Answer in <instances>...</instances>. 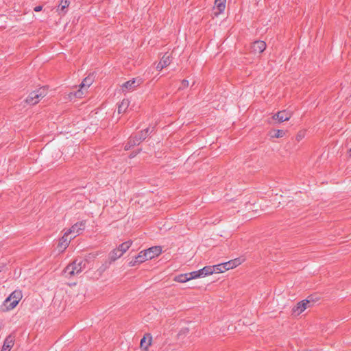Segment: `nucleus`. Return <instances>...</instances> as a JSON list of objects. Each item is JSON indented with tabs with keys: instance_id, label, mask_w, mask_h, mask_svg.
Wrapping results in <instances>:
<instances>
[{
	"instance_id": "f257e3e1",
	"label": "nucleus",
	"mask_w": 351,
	"mask_h": 351,
	"mask_svg": "<svg viewBox=\"0 0 351 351\" xmlns=\"http://www.w3.org/2000/svg\"><path fill=\"white\" fill-rule=\"evenodd\" d=\"M85 266L86 261L82 259H75L64 268V273L66 277H71L80 274L85 268Z\"/></svg>"
},
{
	"instance_id": "f03ea898",
	"label": "nucleus",
	"mask_w": 351,
	"mask_h": 351,
	"mask_svg": "<svg viewBox=\"0 0 351 351\" xmlns=\"http://www.w3.org/2000/svg\"><path fill=\"white\" fill-rule=\"evenodd\" d=\"M22 298V293L19 290L14 291L3 302L6 310L13 309Z\"/></svg>"
},
{
	"instance_id": "7ed1b4c3",
	"label": "nucleus",
	"mask_w": 351,
	"mask_h": 351,
	"mask_svg": "<svg viewBox=\"0 0 351 351\" xmlns=\"http://www.w3.org/2000/svg\"><path fill=\"white\" fill-rule=\"evenodd\" d=\"M47 95V90L45 87H40L38 89L31 92L25 99V102L29 105H35L38 104L40 98H43Z\"/></svg>"
},
{
	"instance_id": "20e7f679",
	"label": "nucleus",
	"mask_w": 351,
	"mask_h": 351,
	"mask_svg": "<svg viewBox=\"0 0 351 351\" xmlns=\"http://www.w3.org/2000/svg\"><path fill=\"white\" fill-rule=\"evenodd\" d=\"M154 128L150 131L149 128L141 131L138 134L132 135L130 137V143L132 145H139L141 142L144 141L147 136L151 134Z\"/></svg>"
},
{
	"instance_id": "39448f33",
	"label": "nucleus",
	"mask_w": 351,
	"mask_h": 351,
	"mask_svg": "<svg viewBox=\"0 0 351 351\" xmlns=\"http://www.w3.org/2000/svg\"><path fill=\"white\" fill-rule=\"evenodd\" d=\"M313 298L311 296H309L307 299L303 300L297 303L296 306L293 308V312L294 313H297L300 315L302 313L305 309L309 307V304L311 301H313Z\"/></svg>"
},
{
	"instance_id": "423d86ee",
	"label": "nucleus",
	"mask_w": 351,
	"mask_h": 351,
	"mask_svg": "<svg viewBox=\"0 0 351 351\" xmlns=\"http://www.w3.org/2000/svg\"><path fill=\"white\" fill-rule=\"evenodd\" d=\"M85 221H82L80 222H77L74 225H73L66 232L69 234H73V238H75L76 236L80 234L82 231L85 228Z\"/></svg>"
},
{
	"instance_id": "0eeeda50",
	"label": "nucleus",
	"mask_w": 351,
	"mask_h": 351,
	"mask_svg": "<svg viewBox=\"0 0 351 351\" xmlns=\"http://www.w3.org/2000/svg\"><path fill=\"white\" fill-rule=\"evenodd\" d=\"M142 83H143V80L141 78H140V77L133 78L132 80L125 82L122 85V88L123 90H124V89H125L127 90H132L136 87L140 86V84H141Z\"/></svg>"
},
{
	"instance_id": "6e6552de",
	"label": "nucleus",
	"mask_w": 351,
	"mask_h": 351,
	"mask_svg": "<svg viewBox=\"0 0 351 351\" xmlns=\"http://www.w3.org/2000/svg\"><path fill=\"white\" fill-rule=\"evenodd\" d=\"M147 260L149 259L148 258L147 255L145 254V250H143L141 251L136 256H135L134 260L129 262V266L134 267Z\"/></svg>"
},
{
	"instance_id": "1a4fd4ad",
	"label": "nucleus",
	"mask_w": 351,
	"mask_h": 351,
	"mask_svg": "<svg viewBox=\"0 0 351 351\" xmlns=\"http://www.w3.org/2000/svg\"><path fill=\"white\" fill-rule=\"evenodd\" d=\"M291 117V114L287 111L282 110L276 113L272 118L274 120H277L279 123H282L286 121H289Z\"/></svg>"
},
{
	"instance_id": "9d476101",
	"label": "nucleus",
	"mask_w": 351,
	"mask_h": 351,
	"mask_svg": "<svg viewBox=\"0 0 351 351\" xmlns=\"http://www.w3.org/2000/svg\"><path fill=\"white\" fill-rule=\"evenodd\" d=\"M162 252V248L160 246L151 247L147 250H145V254L147 255L149 260L154 258L156 256H159Z\"/></svg>"
},
{
	"instance_id": "9b49d317",
	"label": "nucleus",
	"mask_w": 351,
	"mask_h": 351,
	"mask_svg": "<svg viewBox=\"0 0 351 351\" xmlns=\"http://www.w3.org/2000/svg\"><path fill=\"white\" fill-rule=\"evenodd\" d=\"M252 50L255 53H261L266 49V43L262 40H256L252 45Z\"/></svg>"
},
{
	"instance_id": "f8f14e48",
	"label": "nucleus",
	"mask_w": 351,
	"mask_h": 351,
	"mask_svg": "<svg viewBox=\"0 0 351 351\" xmlns=\"http://www.w3.org/2000/svg\"><path fill=\"white\" fill-rule=\"evenodd\" d=\"M171 62V57L167 53L165 54L160 59L159 63L156 66V69L161 71L162 69L167 67Z\"/></svg>"
},
{
	"instance_id": "ddd939ff",
	"label": "nucleus",
	"mask_w": 351,
	"mask_h": 351,
	"mask_svg": "<svg viewBox=\"0 0 351 351\" xmlns=\"http://www.w3.org/2000/svg\"><path fill=\"white\" fill-rule=\"evenodd\" d=\"M69 234L66 232L64 234L63 237L60 239L58 247L61 250H65L69 245L71 239L68 238Z\"/></svg>"
},
{
	"instance_id": "4468645a",
	"label": "nucleus",
	"mask_w": 351,
	"mask_h": 351,
	"mask_svg": "<svg viewBox=\"0 0 351 351\" xmlns=\"http://www.w3.org/2000/svg\"><path fill=\"white\" fill-rule=\"evenodd\" d=\"M14 346V339L11 336L6 337L3 342L1 351H10L11 348Z\"/></svg>"
},
{
	"instance_id": "2eb2a0df",
	"label": "nucleus",
	"mask_w": 351,
	"mask_h": 351,
	"mask_svg": "<svg viewBox=\"0 0 351 351\" xmlns=\"http://www.w3.org/2000/svg\"><path fill=\"white\" fill-rule=\"evenodd\" d=\"M122 254L119 252L118 248L112 250L108 255L109 261L110 263H112V262H114L116 260H117L119 258L122 256Z\"/></svg>"
},
{
	"instance_id": "dca6fc26",
	"label": "nucleus",
	"mask_w": 351,
	"mask_h": 351,
	"mask_svg": "<svg viewBox=\"0 0 351 351\" xmlns=\"http://www.w3.org/2000/svg\"><path fill=\"white\" fill-rule=\"evenodd\" d=\"M130 106V101L128 99H123L118 106V113H123Z\"/></svg>"
},
{
	"instance_id": "f3484780",
	"label": "nucleus",
	"mask_w": 351,
	"mask_h": 351,
	"mask_svg": "<svg viewBox=\"0 0 351 351\" xmlns=\"http://www.w3.org/2000/svg\"><path fill=\"white\" fill-rule=\"evenodd\" d=\"M241 263L239 258H235L233 260H230L228 262L224 263L225 267H226L227 270H229L230 269H233L238 265H239Z\"/></svg>"
},
{
	"instance_id": "a211bd4d",
	"label": "nucleus",
	"mask_w": 351,
	"mask_h": 351,
	"mask_svg": "<svg viewBox=\"0 0 351 351\" xmlns=\"http://www.w3.org/2000/svg\"><path fill=\"white\" fill-rule=\"evenodd\" d=\"M93 75H89L83 80L80 86L81 88L84 87H89L93 84Z\"/></svg>"
},
{
	"instance_id": "6ab92c4d",
	"label": "nucleus",
	"mask_w": 351,
	"mask_h": 351,
	"mask_svg": "<svg viewBox=\"0 0 351 351\" xmlns=\"http://www.w3.org/2000/svg\"><path fill=\"white\" fill-rule=\"evenodd\" d=\"M132 244V241L129 240V241H127L120 244L117 248L119 250V252L122 254H123L130 247Z\"/></svg>"
},
{
	"instance_id": "aec40b11",
	"label": "nucleus",
	"mask_w": 351,
	"mask_h": 351,
	"mask_svg": "<svg viewBox=\"0 0 351 351\" xmlns=\"http://www.w3.org/2000/svg\"><path fill=\"white\" fill-rule=\"evenodd\" d=\"M214 270L215 269L213 266H206L202 269H199L200 275H202V277H204L208 275H211L214 274Z\"/></svg>"
},
{
	"instance_id": "412c9836",
	"label": "nucleus",
	"mask_w": 351,
	"mask_h": 351,
	"mask_svg": "<svg viewBox=\"0 0 351 351\" xmlns=\"http://www.w3.org/2000/svg\"><path fill=\"white\" fill-rule=\"evenodd\" d=\"M226 0H215V6L219 10V13H221L224 11L226 8Z\"/></svg>"
},
{
	"instance_id": "4be33fe9",
	"label": "nucleus",
	"mask_w": 351,
	"mask_h": 351,
	"mask_svg": "<svg viewBox=\"0 0 351 351\" xmlns=\"http://www.w3.org/2000/svg\"><path fill=\"white\" fill-rule=\"evenodd\" d=\"M69 4H70V0H61L60 3H59V5H58V10L65 13L66 12L65 9L69 6Z\"/></svg>"
},
{
	"instance_id": "5701e85b",
	"label": "nucleus",
	"mask_w": 351,
	"mask_h": 351,
	"mask_svg": "<svg viewBox=\"0 0 351 351\" xmlns=\"http://www.w3.org/2000/svg\"><path fill=\"white\" fill-rule=\"evenodd\" d=\"M285 135V131L282 130H276L270 132L271 138H282Z\"/></svg>"
},
{
	"instance_id": "b1692460",
	"label": "nucleus",
	"mask_w": 351,
	"mask_h": 351,
	"mask_svg": "<svg viewBox=\"0 0 351 351\" xmlns=\"http://www.w3.org/2000/svg\"><path fill=\"white\" fill-rule=\"evenodd\" d=\"M174 280L178 282H186L189 280L187 273L180 274L174 278Z\"/></svg>"
},
{
	"instance_id": "393cba45",
	"label": "nucleus",
	"mask_w": 351,
	"mask_h": 351,
	"mask_svg": "<svg viewBox=\"0 0 351 351\" xmlns=\"http://www.w3.org/2000/svg\"><path fill=\"white\" fill-rule=\"evenodd\" d=\"M152 337H149L148 341L146 340V337H144L141 340V348L145 350H147L148 347L151 345Z\"/></svg>"
},
{
	"instance_id": "a878e982",
	"label": "nucleus",
	"mask_w": 351,
	"mask_h": 351,
	"mask_svg": "<svg viewBox=\"0 0 351 351\" xmlns=\"http://www.w3.org/2000/svg\"><path fill=\"white\" fill-rule=\"evenodd\" d=\"M213 267L215 269L214 273L218 274V273H222V272L227 271L226 267H225L224 263L218 264L216 265H213Z\"/></svg>"
},
{
	"instance_id": "bb28decb",
	"label": "nucleus",
	"mask_w": 351,
	"mask_h": 351,
	"mask_svg": "<svg viewBox=\"0 0 351 351\" xmlns=\"http://www.w3.org/2000/svg\"><path fill=\"white\" fill-rule=\"evenodd\" d=\"M187 274H188L189 280H191L192 279H195V278L202 277V275H200V271L199 270L194 271H192V272H190V273H187Z\"/></svg>"
},
{
	"instance_id": "cd10ccee",
	"label": "nucleus",
	"mask_w": 351,
	"mask_h": 351,
	"mask_svg": "<svg viewBox=\"0 0 351 351\" xmlns=\"http://www.w3.org/2000/svg\"><path fill=\"white\" fill-rule=\"evenodd\" d=\"M111 263L109 262H105V263L102 264L99 269H97V271L99 273V275H101L103 272H104L108 267L109 265Z\"/></svg>"
},
{
	"instance_id": "c85d7f7f",
	"label": "nucleus",
	"mask_w": 351,
	"mask_h": 351,
	"mask_svg": "<svg viewBox=\"0 0 351 351\" xmlns=\"http://www.w3.org/2000/svg\"><path fill=\"white\" fill-rule=\"evenodd\" d=\"M189 81L186 80H183L182 81V87H180L179 89L185 88L189 86Z\"/></svg>"
},
{
	"instance_id": "c756f323",
	"label": "nucleus",
	"mask_w": 351,
	"mask_h": 351,
	"mask_svg": "<svg viewBox=\"0 0 351 351\" xmlns=\"http://www.w3.org/2000/svg\"><path fill=\"white\" fill-rule=\"evenodd\" d=\"M135 145H132L130 143V139L128 140V143L125 145V149L128 150L130 147L134 146Z\"/></svg>"
},
{
	"instance_id": "7c9ffc66",
	"label": "nucleus",
	"mask_w": 351,
	"mask_h": 351,
	"mask_svg": "<svg viewBox=\"0 0 351 351\" xmlns=\"http://www.w3.org/2000/svg\"><path fill=\"white\" fill-rule=\"evenodd\" d=\"M43 10V6L42 5H38V6H36L34 8V10L36 12H40Z\"/></svg>"
},
{
	"instance_id": "2f4dec72",
	"label": "nucleus",
	"mask_w": 351,
	"mask_h": 351,
	"mask_svg": "<svg viewBox=\"0 0 351 351\" xmlns=\"http://www.w3.org/2000/svg\"><path fill=\"white\" fill-rule=\"evenodd\" d=\"M302 136L301 134H298L296 136V140H297L298 141H300L302 139Z\"/></svg>"
},
{
	"instance_id": "473e14b6",
	"label": "nucleus",
	"mask_w": 351,
	"mask_h": 351,
	"mask_svg": "<svg viewBox=\"0 0 351 351\" xmlns=\"http://www.w3.org/2000/svg\"><path fill=\"white\" fill-rule=\"evenodd\" d=\"M348 154H349V156H351V148L348 151Z\"/></svg>"
},
{
	"instance_id": "72a5a7b5",
	"label": "nucleus",
	"mask_w": 351,
	"mask_h": 351,
	"mask_svg": "<svg viewBox=\"0 0 351 351\" xmlns=\"http://www.w3.org/2000/svg\"><path fill=\"white\" fill-rule=\"evenodd\" d=\"M134 156H135V154H131L130 157V158H133V157H134Z\"/></svg>"
}]
</instances>
